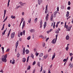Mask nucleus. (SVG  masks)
Wrapping results in <instances>:
<instances>
[{
	"label": "nucleus",
	"instance_id": "nucleus-1",
	"mask_svg": "<svg viewBox=\"0 0 73 73\" xmlns=\"http://www.w3.org/2000/svg\"><path fill=\"white\" fill-rule=\"evenodd\" d=\"M7 54H6L5 56H3L2 58V60L3 62H7Z\"/></svg>",
	"mask_w": 73,
	"mask_h": 73
},
{
	"label": "nucleus",
	"instance_id": "nucleus-2",
	"mask_svg": "<svg viewBox=\"0 0 73 73\" xmlns=\"http://www.w3.org/2000/svg\"><path fill=\"white\" fill-rule=\"evenodd\" d=\"M15 32H13L12 33L11 35V38H13L14 37H15Z\"/></svg>",
	"mask_w": 73,
	"mask_h": 73
},
{
	"label": "nucleus",
	"instance_id": "nucleus-3",
	"mask_svg": "<svg viewBox=\"0 0 73 73\" xmlns=\"http://www.w3.org/2000/svg\"><path fill=\"white\" fill-rule=\"evenodd\" d=\"M49 19V13H48L47 14L46 16V21L48 20Z\"/></svg>",
	"mask_w": 73,
	"mask_h": 73
},
{
	"label": "nucleus",
	"instance_id": "nucleus-4",
	"mask_svg": "<svg viewBox=\"0 0 73 73\" xmlns=\"http://www.w3.org/2000/svg\"><path fill=\"white\" fill-rule=\"evenodd\" d=\"M25 21H23V26L22 27V29H23L24 27H25Z\"/></svg>",
	"mask_w": 73,
	"mask_h": 73
},
{
	"label": "nucleus",
	"instance_id": "nucleus-5",
	"mask_svg": "<svg viewBox=\"0 0 73 73\" xmlns=\"http://www.w3.org/2000/svg\"><path fill=\"white\" fill-rule=\"evenodd\" d=\"M38 3L39 5H40L41 3L42 2V0H38Z\"/></svg>",
	"mask_w": 73,
	"mask_h": 73
},
{
	"label": "nucleus",
	"instance_id": "nucleus-6",
	"mask_svg": "<svg viewBox=\"0 0 73 73\" xmlns=\"http://www.w3.org/2000/svg\"><path fill=\"white\" fill-rule=\"evenodd\" d=\"M45 13H48V5H47L46 6Z\"/></svg>",
	"mask_w": 73,
	"mask_h": 73
},
{
	"label": "nucleus",
	"instance_id": "nucleus-7",
	"mask_svg": "<svg viewBox=\"0 0 73 73\" xmlns=\"http://www.w3.org/2000/svg\"><path fill=\"white\" fill-rule=\"evenodd\" d=\"M23 55H24V54H25V47H24L23 48Z\"/></svg>",
	"mask_w": 73,
	"mask_h": 73
},
{
	"label": "nucleus",
	"instance_id": "nucleus-8",
	"mask_svg": "<svg viewBox=\"0 0 73 73\" xmlns=\"http://www.w3.org/2000/svg\"><path fill=\"white\" fill-rule=\"evenodd\" d=\"M30 32H31V33H34L35 32V30L34 29H32L30 30Z\"/></svg>",
	"mask_w": 73,
	"mask_h": 73
},
{
	"label": "nucleus",
	"instance_id": "nucleus-9",
	"mask_svg": "<svg viewBox=\"0 0 73 73\" xmlns=\"http://www.w3.org/2000/svg\"><path fill=\"white\" fill-rule=\"evenodd\" d=\"M42 21H41L40 22V28H42Z\"/></svg>",
	"mask_w": 73,
	"mask_h": 73
},
{
	"label": "nucleus",
	"instance_id": "nucleus-10",
	"mask_svg": "<svg viewBox=\"0 0 73 73\" xmlns=\"http://www.w3.org/2000/svg\"><path fill=\"white\" fill-rule=\"evenodd\" d=\"M55 56H56V54L55 53H54L53 55L52 56V60H53V59H54V58H55Z\"/></svg>",
	"mask_w": 73,
	"mask_h": 73
},
{
	"label": "nucleus",
	"instance_id": "nucleus-11",
	"mask_svg": "<svg viewBox=\"0 0 73 73\" xmlns=\"http://www.w3.org/2000/svg\"><path fill=\"white\" fill-rule=\"evenodd\" d=\"M52 43L53 44H56V39L54 38L52 40Z\"/></svg>",
	"mask_w": 73,
	"mask_h": 73
},
{
	"label": "nucleus",
	"instance_id": "nucleus-12",
	"mask_svg": "<svg viewBox=\"0 0 73 73\" xmlns=\"http://www.w3.org/2000/svg\"><path fill=\"white\" fill-rule=\"evenodd\" d=\"M19 45V40H18L16 42V48H17V46Z\"/></svg>",
	"mask_w": 73,
	"mask_h": 73
},
{
	"label": "nucleus",
	"instance_id": "nucleus-13",
	"mask_svg": "<svg viewBox=\"0 0 73 73\" xmlns=\"http://www.w3.org/2000/svg\"><path fill=\"white\" fill-rule=\"evenodd\" d=\"M48 55L46 54L44 56L43 58H44V59H46L47 57H48Z\"/></svg>",
	"mask_w": 73,
	"mask_h": 73
},
{
	"label": "nucleus",
	"instance_id": "nucleus-14",
	"mask_svg": "<svg viewBox=\"0 0 73 73\" xmlns=\"http://www.w3.org/2000/svg\"><path fill=\"white\" fill-rule=\"evenodd\" d=\"M69 16V12L68 11H67L66 14V16L67 17H68Z\"/></svg>",
	"mask_w": 73,
	"mask_h": 73
},
{
	"label": "nucleus",
	"instance_id": "nucleus-15",
	"mask_svg": "<svg viewBox=\"0 0 73 73\" xmlns=\"http://www.w3.org/2000/svg\"><path fill=\"white\" fill-rule=\"evenodd\" d=\"M7 28H6V29L3 31V32L2 33L3 35H5V32L7 31Z\"/></svg>",
	"mask_w": 73,
	"mask_h": 73
},
{
	"label": "nucleus",
	"instance_id": "nucleus-16",
	"mask_svg": "<svg viewBox=\"0 0 73 73\" xmlns=\"http://www.w3.org/2000/svg\"><path fill=\"white\" fill-rule=\"evenodd\" d=\"M68 45H69V44H67V47H66V49L67 51H68V49H69V47H68L69 46Z\"/></svg>",
	"mask_w": 73,
	"mask_h": 73
},
{
	"label": "nucleus",
	"instance_id": "nucleus-17",
	"mask_svg": "<svg viewBox=\"0 0 73 73\" xmlns=\"http://www.w3.org/2000/svg\"><path fill=\"white\" fill-rule=\"evenodd\" d=\"M11 29H10L9 32V33H8L7 35L8 37H9V35L11 34Z\"/></svg>",
	"mask_w": 73,
	"mask_h": 73
},
{
	"label": "nucleus",
	"instance_id": "nucleus-18",
	"mask_svg": "<svg viewBox=\"0 0 73 73\" xmlns=\"http://www.w3.org/2000/svg\"><path fill=\"white\" fill-rule=\"evenodd\" d=\"M66 38V40H68L69 39V36L68 35H67Z\"/></svg>",
	"mask_w": 73,
	"mask_h": 73
},
{
	"label": "nucleus",
	"instance_id": "nucleus-19",
	"mask_svg": "<svg viewBox=\"0 0 73 73\" xmlns=\"http://www.w3.org/2000/svg\"><path fill=\"white\" fill-rule=\"evenodd\" d=\"M22 61L23 62H25L26 61V59L25 58H23L22 60Z\"/></svg>",
	"mask_w": 73,
	"mask_h": 73
},
{
	"label": "nucleus",
	"instance_id": "nucleus-20",
	"mask_svg": "<svg viewBox=\"0 0 73 73\" xmlns=\"http://www.w3.org/2000/svg\"><path fill=\"white\" fill-rule=\"evenodd\" d=\"M26 54H28L29 53V50L28 49H27L26 50Z\"/></svg>",
	"mask_w": 73,
	"mask_h": 73
},
{
	"label": "nucleus",
	"instance_id": "nucleus-21",
	"mask_svg": "<svg viewBox=\"0 0 73 73\" xmlns=\"http://www.w3.org/2000/svg\"><path fill=\"white\" fill-rule=\"evenodd\" d=\"M38 20V18H36L34 20V22L35 23H37V20Z\"/></svg>",
	"mask_w": 73,
	"mask_h": 73
},
{
	"label": "nucleus",
	"instance_id": "nucleus-22",
	"mask_svg": "<svg viewBox=\"0 0 73 73\" xmlns=\"http://www.w3.org/2000/svg\"><path fill=\"white\" fill-rule=\"evenodd\" d=\"M69 66H70V68H73V65L72 64H71V63L69 64Z\"/></svg>",
	"mask_w": 73,
	"mask_h": 73
},
{
	"label": "nucleus",
	"instance_id": "nucleus-23",
	"mask_svg": "<svg viewBox=\"0 0 73 73\" xmlns=\"http://www.w3.org/2000/svg\"><path fill=\"white\" fill-rule=\"evenodd\" d=\"M7 11L6 10H4V15L3 16L4 17H5V14H6V12Z\"/></svg>",
	"mask_w": 73,
	"mask_h": 73
},
{
	"label": "nucleus",
	"instance_id": "nucleus-24",
	"mask_svg": "<svg viewBox=\"0 0 73 73\" xmlns=\"http://www.w3.org/2000/svg\"><path fill=\"white\" fill-rule=\"evenodd\" d=\"M28 23H29L30 24V23H31V18H30L29 19L28 21Z\"/></svg>",
	"mask_w": 73,
	"mask_h": 73
},
{
	"label": "nucleus",
	"instance_id": "nucleus-25",
	"mask_svg": "<svg viewBox=\"0 0 73 73\" xmlns=\"http://www.w3.org/2000/svg\"><path fill=\"white\" fill-rule=\"evenodd\" d=\"M71 28H72V26H70L68 29L67 30V31H70L71 29Z\"/></svg>",
	"mask_w": 73,
	"mask_h": 73
},
{
	"label": "nucleus",
	"instance_id": "nucleus-26",
	"mask_svg": "<svg viewBox=\"0 0 73 73\" xmlns=\"http://www.w3.org/2000/svg\"><path fill=\"white\" fill-rule=\"evenodd\" d=\"M11 18L13 19H16V17H15V16H13V15H11Z\"/></svg>",
	"mask_w": 73,
	"mask_h": 73
},
{
	"label": "nucleus",
	"instance_id": "nucleus-27",
	"mask_svg": "<svg viewBox=\"0 0 73 73\" xmlns=\"http://www.w3.org/2000/svg\"><path fill=\"white\" fill-rule=\"evenodd\" d=\"M43 54L42 53H41L40 54H39V57H42V56H43Z\"/></svg>",
	"mask_w": 73,
	"mask_h": 73
},
{
	"label": "nucleus",
	"instance_id": "nucleus-28",
	"mask_svg": "<svg viewBox=\"0 0 73 73\" xmlns=\"http://www.w3.org/2000/svg\"><path fill=\"white\" fill-rule=\"evenodd\" d=\"M53 20V17H52L51 16L50 18V21H52Z\"/></svg>",
	"mask_w": 73,
	"mask_h": 73
},
{
	"label": "nucleus",
	"instance_id": "nucleus-29",
	"mask_svg": "<svg viewBox=\"0 0 73 73\" xmlns=\"http://www.w3.org/2000/svg\"><path fill=\"white\" fill-rule=\"evenodd\" d=\"M7 19H8V16H7L6 17V18L5 19L4 21H3V23H4V22H5V21H6V20H7Z\"/></svg>",
	"mask_w": 73,
	"mask_h": 73
},
{
	"label": "nucleus",
	"instance_id": "nucleus-30",
	"mask_svg": "<svg viewBox=\"0 0 73 73\" xmlns=\"http://www.w3.org/2000/svg\"><path fill=\"white\" fill-rule=\"evenodd\" d=\"M55 33L56 34L59 33V30H57L56 31H55Z\"/></svg>",
	"mask_w": 73,
	"mask_h": 73
},
{
	"label": "nucleus",
	"instance_id": "nucleus-31",
	"mask_svg": "<svg viewBox=\"0 0 73 73\" xmlns=\"http://www.w3.org/2000/svg\"><path fill=\"white\" fill-rule=\"evenodd\" d=\"M31 57L33 58V59H34V55H33V54H31Z\"/></svg>",
	"mask_w": 73,
	"mask_h": 73
},
{
	"label": "nucleus",
	"instance_id": "nucleus-32",
	"mask_svg": "<svg viewBox=\"0 0 73 73\" xmlns=\"http://www.w3.org/2000/svg\"><path fill=\"white\" fill-rule=\"evenodd\" d=\"M31 69V66H29L27 68V70H29Z\"/></svg>",
	"mask_w": 73,
	"mask_h": 73
},
{
	"label": "nucleus",
	"instance_id": "nucleus-33",
	"mask_svg": "<svg viewBox=\"0 0 73 73\" xmlns=\"http://www.w3.org/2000/svg\"><path fill=\"white\" fill-rule=\"evenodd\" d=\"M22 8V7H21V6L20 5H19V6H17L16 7V8L17 9H18V8Z\"/></svg>",
	"mask_w": 73,
	"mask_h": 73
},
{
	"label": "nucleus",
	"instance_id": "nucleus-34",
	"mask_svg": "<svg viewBox=\"0 0 73 73\" xmlns=\"http://www.w3.org/2000/svg\"><path fill=\"white\" fill-rule=\"evenodd\" d=\"M42 45L43 47H44V46H45V43L44 42L43 43Z\"/></svg>",
	"mask_w": 73,
	"mask_h": 73
},
{
	"label": "nucleus",
	"instance_id": "nucleus-35",
	"mask_svg": "<svg viewBox=\"0 0 73 73\" xmlns=\"http://www.w3.org/2000/svg\"><path fill=\"white\" fill-rule=\"evenodd\" d=\"M25 30H24L23 31L22 33H23V35H25Z\"/></svg>",
	"mask_w": 73,
	"mask_h": 73
},
{
	"label": "nucleus",
	"instance_id": "nucleus-36",
	"mask_svg": "<svg viewBox=\"0 0 73 73\" xmlns=\"http://www.w3.org/2000/svg\"><path fill=\"white\" fill-rule=\"evenodd\" d=\"M42 65L41 66V68L40 69V72H42Z\"/></svg>",
	"mask_w": 73,
	"mask_h": 73
},
{
	"label": "nucleus",
	"instance_id": "nucleus-37",
	"mask_svg": "<svg viewBox=\"0 0 73 73\" xmlns=\"http://www.w3.org/2000/svg\"><path fill=\"white\" fill-rule=\"evenodd\" d=\"M35 64H36V61H35L33 63V65H35Z\"/></svg>",
	"mask_w": 73,
	"mask_h": 73
},
{
	"label": "nucleus",
	"instance_id": "nucleus-38",
	"mask_svg": "<svg viewBox=\"0 0 73 73\" xmlns=\"http://www.w3.org/2000/svg\"><path fill=\"white\" fill-rule=\"evenodd\" d=\"M17 57H19L20 56V54H19V53H18L17 55Z\"/></svg>",
	"mask_w": 73,
	"mask_h": 73
},
{
	"label": "nucleus",
	"instance_id": "nucleus-39",
	"mask_svg": "<svg viewBox=\"0 0 73 73\" xmlns=\"http://www.w3.org/2000/svg\"><path fill=\"white\" fill-rule=\"evenodd\" d=\"M53 15H54V17H56V15L57 14L54 13V14H53Z\"/></svg>",
	"mask_w": 73,
	"mask_h": 73
},
{
	"label": "nucleus",
	"instance_id": "nucleus-40",
	"mask_svg": "<svg viewBox=\"0 0 73 73\" xmlns=\"http://www.w3.org/2000/svg\"><path fill=\"white\" fill-rule=\"evenodd\" d=\"M58 35L57 34L56 36V41H57V37H58Z\"/></svg>",
	"mask_w": 73,
	"mask_h": 73
},
{
	"label": "nucleus",
	"instance_id": "nucleus-41",
	"mask_svg": "<svg viewBox=\"0 0 73 73\" xmlns=\"http://www.w3.org/2000/svg\"><path fill=\"white\" fill-rule=\"evenodd\" d=\"M31 38V36H29L27 38V39L28 40H30V39Z\"/></svg>",
	"mask_w": 73,
	"mask_h": 73
},
{
	"label": "nucleus",
	"instance_id": "nucleus-42",
	"mask_svg": "<svg viewBox=\"0 0 73 73\" xmlns=\"http://www.w3.org/2000/svg\"><path fill=\"white\" fill-rule=\"evenodd\" d=\"M64 27L65 28H66V29H68L69 27V26H68V25H66L64 26Z\"/></svg>",
	"mask_w": 73,
	"mask_h": 73
},
{
	"label": "nucleus",
	"instance_id": "nucleus-43",
	"mask_svg": "<svg viewBox=\"0 0 73 73\" xmlns=\"http://www.w3.org/2000/svg\"><path fill=\"white\" fill-rule=\"evenodd\" d=\"M52 50V49L51 48H50L48 50V52H50Z\"/></svg>",
	"mask_w": 73,
	"mask_h": 73
},
{
	"label": "nucleus",
	"instance_id": "nucleus-44",
	"mask_svg": "<svg viewBox=\"0 0 73 73\" xmlns=\"http://www.w3.org/2000/svg\"><path fill=\"white\" fill-rule=\"evenodd\" d=\"M1 48L2 49V50L3 51V52H4V47H1Z\"/></svg>",
	"mask_w": 73,
	"mask_h": 73
},
{
	"label": "nucleus",
	"instance_id": "nucleus-45",
	"mask_svg": "<svg viewBox=\"0 0 73 73\" xmlns=\"http://www.w3.org/2000/svg\"><path fill=\"white\" fill-rule=\"evenodd\" d=\"M37 65L38 66H39V67L40 66V62H38L37 63Z\"/></svg>",
	"mask_w": 73,
	"mask_h": 73
},
{
	"label": "nucleus",
	"instance_id": "nucleus-46",
	"mask_svg": "<svg viewBox=\"0 0 73 73\" xmlns=\"http://www.w3.org/2000/svg\"><path fill=\"white\" fill-rule=\"evenodd\" d=\"M49 37L47 38L46 39V42L48 41V40H49Z\"/></svg>",
	"mask_w": 73,
	"mask_h": 73
},
{
	"label": "nucleus",
	"instance_id": "nucleus-47",
	"mask_svg": "<svg viewBox=\"0 0 73 73\" xmlns=\"http://www.w3.org/2000/svg\"><path fill=\"white\" fill-rule=\"evenodd\" d=\"M40 37L42 38H44V36H43L42 35H40Z\"/></svg>",
	"mask_w": 73,
	"mask_h": 73
},
{
	"label": "nucleus",
	"instance_id": "nucleus-48",
	"mask_svg": "<svg viewBox=\"0 0 73 73\" xmlns=\"http://www.w3.org/2000/svg\"><path fill=\"white\" fill-rule=\"evenodd\" d=\"M67 9L68 10H70V7H67Z\"/></svg>",
	"mask_w": 73,
	"mask_h": 73
},
{
	"label": "nucleus",
	"instance_id": "nucleus-49",
	"mask_svg": "<svg viewBox=\"0 0 73 73\" xmlns=\"http://www.w3.org/2000/svg\"><path fill=\"white\" fill-rule=\"evenodd\" d=\"M69 53H70L69 54H70V56H72V55H73V54H72V53L70 52Z\"/></svg>",
	"mask_w": 73,
	"mask_h": 73
},
{
	"label": "nucleus",
	"instance_id": "nucleus-50",
	"mask_svg": "<svg viewBox=\"0 0 73 73\" xmlns=\"http://www.w3.org/2000/svg\"><path fill=\"white\" fill-rule=\"evenodd\" d=\"M21 36V35L20 34V33L19 32V33H18V36L19 37H20Z\"/></svg>",
	"mask_w": 73,
	"mask_h": 73
},
{
	"label": "nucleus",
	"instance_id": "nucleus-51",
	"mask_svg": "<svg viewBox=\"0 0 73 73\" xmlns=\"http://www.w3.org/2000/svg\"><path fill=\"white\" fill-rule=\"evenodd\" d=\"M68 5H70V1L68 2Z\"/></svg>",
	"mask_w": 73,
	"mask_h": 73
},
{
	"label": "nucleus",
	"instance_id": "nucleus-52",
	"mask_svg": "<svg viewBox=\"0 0 73 73\" xmlns=\"http://www.w3.org/2000/svg\"><path fill=\"white\" fill-rule=\"evenodd\" d=\"M36 50H37V49H36V48H34V51L35 52H36Z\"/></svg>",
	"mask_w": 73,
	"mask_h": 73
},
{
	"label": "nucleus",
	"instance_id": "nucleus-53",
	"mask_svg": "<svg viewBox=\"0 0 73 73\" xmlns=\"http://www.w3.org/2000/svg\"><path fill=\"white\" fill-rule=\"evenodd\" d=\"M58 12V11H55V12L54 13H56L57 15V13Z\"/></svg>",
	"mask_w": 73,
	"mask_h": 73
},
{
	"label": "nucleus",
	"instance_id": "nucleus-54",
	"mask_svg": "<svg viewBox=\"0 0 73 73\" xmlns=\"http://www.w3.org/2000/svg\"><path fill=\"white\" fill-rule=\"evenodd\" d=\"M20 5H21V6H24V5L23 4L21 3H20Z\"/></svg>",
	"mask_w": 73,
	"mask_h": 73
},
{
	"label": "nucleus",
	"instance_id": "nucleus-55",
	"mask_svg": "<svg viewBox=\"0 0 73 73\" xmlns=\"http://www.w3.org/2000/svg\"><path fill=\"white\" fill-rule=\"evenodd\" d=\"M29 61V58H27V62H28Z\"/></svg>",
	"mask_w": 73,
	"mask_h": 73
},
{
	"label": "nucleus",
	"instance_id": "nucleus-56",
	"mask_svg": "<svg viewBox=\"0 0 73 73\" xmlns=\"http://www.w3.org/2000/svg\"><path fill=\"white\" fill-rule=\"evenodd\" d=\"M0 72H1L2 73H3L4 72H3V70H1L0 71Z\"/></svg>",
	"mask_w": 73,
	"mask_h": 73
},
{
	"label": "nucleus",
	"instance_id": "nucleus-57",
	"mask_svg": "<svg viewBox=\"0 0 73 73\" xmlns=\"http://www.w3.org/2000/svg\"><path fill=\"white\" fill-rule=\"evenodd\" d=\"M9 49L8 48L6 52H9Z\"/></svg>",
	"mask_w": 73,
	"mask_h": 73
},
{
	"label": "nucleus",
	"instance_id": "nucleus-58",
	"mask_svg": "<svg viewBox=\"0 0 73 73\" xmlns=\"http://www.w3.org/2000/svg\"><path fill=\"white\" fill-rule=\"evenodd\" d=\"M8 27H11V24H10L9 23L8 24Z\"/></svg>",
	"mask_w": 73,
	"mask_h": 73
},
{
	"label": "nucleus",
	"instance_id": "nucleus-59",
	"mask_svg": "<svg viewBox=\"0 0 73 73\" xmlns=\"http://www.w3.org/2000/svg\"><path fill=\"white\" fill-rule=\"evenodd\" d=\"M23 32H21L20 33V35L21 36H23Z\"/></svg>",
	"mask_w": 73,
	"mask_h": 73
},
{
	"label": "nucleus",
	"instance_id": "nucleus-60",
	"mask_svg": "<svg viewBox=\"0 0 73 73\" xmlns=\"http://www.w3.org/2000/svg\"><path fill=\"white\" fill-rule=\"evenodd\" d=\"M46 25H44V29H45V27H46Z\"/></svg>",
	"mask_w": 73,
	"mask_h": 73
},
{
	"label": "nucleus",
	"instance_id": "nucleus-61",
	"mask_svg": "<svg viewBox=\"0 0 73 73\" xmlns=\"http://www.w3.org/2000/svg\"><path fill=\"white\" fill-rule=\"evenodd\" d=\"M4 28V27H2V28L1 29V31H3V30Z\"/></svg>",
	"mask_w": 73,
	"mask_h": 73
},
{
	"label": "nucleus",
	"instance_id": "nucleus-62",
	"mask_svg": "<svg viewBox=\"0 0 73 73\" xmlns=\"http://www.w3.org/2000/svg\"><path fill=\"white\" fill-rule=\"evenodd\" d=\"M58 24H56V28H57V27H58Z\"/></svg>",
	"mask_w": 73,
	"mask_h": 73
},
{
	"label": "nucleus",
	"instance_id": "nucleus-63",
	"mask_svg": "<svg viewBox=\"0 0 73 73\" xmlns=\"http://www.w3.org/2000/svg\"><path fill=\"white\" fill-rule=\"evenodd\" d=\"M15 63V62H13H13H12V64H14V63Z\"/></svg>",
	"mask_w": 73,
	"mask_h": 73
},
{
	"label": "nucleus",
	"instance_id": "nucleus-64",
	"mask_svg": "<svg viewBox=\"0 0 73 73\" xmlns=\"http://www.w3.org/2000/svg\"><path fill=\"white\" fill-rule=\"evenodd\" d=\"M35 73V70H33V73Z\"/></svg>",
	"mask_w": 73,
	"mask_h": 73
}]
</instances>
